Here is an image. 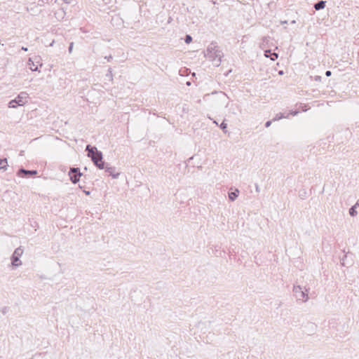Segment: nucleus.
Segmentation results:
<instances>
[{"instance_id":"obj_25","label":"nucleus","mask_w":359,"mask_h":359,"mask_svg":"<svg viewBox=\"0 0 359 359\" xmlns=\"http://www.w3.org/2000/svg\"><path fill=\"white\" fill-rule=\"evenodd\" d=\"M332 75V72L330 70H327L325 72V76H330Z\"/></svg>"},{"instance_id":"obj_15","label":"nucleus","mask_w":359,"mask_h":359,"mask_svg":"<svg viewBox=\"0 0 359 359\" xmlns=\"http://www.w3.org/2000/svg\"><path fill=\"white\" fill-rule=\"evenodd\" d=\"M106 77L109 79V81L113 80V74L112 69L111 67L109 68L107 73L106 74Z\"/></svg>"},{"instance_id":"obj_1","label":"nucleus","mask_w":359,"mask_h":359,"mask_svg":"<svg viewBox=\"0 0 359 359\" xmlns=\"http://www.w3.org/2000/svg\"><path fill=\"white\" fill-rule=\"evenodd\" d=\"M88 151V156L90 157L94 165L100 170L104 168V162L102 161V153L98 151L95 147L88 144L86 148Z\"/></svg>"},{"instance_id":"obj_28","label":"nucleus","mask_w":359,"mask_h":359,"mask_svg":"<svg viewBox=\"0 0 359 359\" xmlns=\"http://www.w3.org/2000/svg\"><path fill=\"white\" fill-rule=\"evenodd\" d=\"M316 81H320L321 79V76H316V78H315Z\"/></svg>"},{"instance_id":"obj_27","label":"nucleus","mask_w":359,"mask_h":359,"mask_svg":"<svg viewBox=\"0 0 359 359\" xmlns=\"http://www.w3.org/2000/svg\"><path fill=\"white\" fill-rule=\"evenodd\" d=\"M105 59H107V61H110L112 59V56L111 55L106 56Z\"/></svg>"},{"instance_id":"obj_33","label":"nucleus","mask_w":359,"mask_h":359,"mask_svg":"<svg viewBox=\"0 0 359 359\" xmlns=\"http://www.w3.org/2000/svg\"><path fill=\"white\" fill-rule=\"evenodd\" d=\"M20 155H23V151H21Z\"/></svg>"},{"instance_id":"obj_17","label":"nucleus","mask_w":359,"mask_h":359,"mask_svg":"<svg viewBox=\"0 0 359 359\" xmlns=\"http://www.w3.org/2000/svg\"><path fill=\"white\" fill-rule=\"evenodd\" d=\"M272 53L271 50H266L264 51V56L266 57H270L272 55Z\"/></svg>"},{"instance_id":"obj_4","label":"nucleus","mask_w":359,"mask_h":359,"mask_svg":"<svg viewBox=\"0 0 359 359\" xmlns=\"http://www.w3.org/2000/svg\"><path fill=\"white\" fill-rule=\"evenodd\" d=\"M293 292L297 301L306 302L309 299L307 290L303 291L300 285H294L293 287Z\"/></svg>"},{"instance_id":"obj_11","label":"nucleus","mask_w":359,"mask_h":359,"mask_svg":"<svg viewBox=\"0 0 359 359\" xmlns=\"http://www.w3.org/2000/svg\"><path fill=\"white\" fill-rule=\"evenodd\" d=\"M357 205H359V203L358 202H357L355 203V205H353L350 209H349V215L351 216V217H355L358 214V212L356 210V207Z\"/></svg>"},{"instance_id":"obj_10","label":"nucleus","mask_w":359,"mask_h":359,"mask_svg":"<svg viewBox=\"0 0 359 359\" xmlns=\"http://www.w3.org/2000/svg\"><path fill=\"white\" fill-rule=\"evenodd\" d=\"M239 191L238 189H235L233 191L229 192V199L231 201H234L236 198L238 196Z\"/></svg>"},{"instance_id":"obj_21","label":"nucleus","mask_w":359,"mask_h":359,"mask_svg":"<svg viewBox=\"0 0 359 359\" xmlns=\"http://www.w3.org/2000/svg\"><path fill=\"white\" fill-rule=\"evenodd\" d=\"M73 47H74V43L71 42L69 43V48H68V51H69V53H72V50H73Z\"/></svg>"},{"instance_id":"obj_23","label":"nucleus","mask_w":359,"mask_h":359,"mask_svg":"<svg viewBox=\"0 0 359 359\" xmlns=\"http://www.w3.org/2000/svg\"><path fill=\"white\" fill-rule=\"evenodd\" d=\"M8 308L7 306H4L1 309V312L3 314H6L8 312Z\"/></svg>"},{"instance_id":"obj_26","label":"nucleus","mask_w":359,"mask_h":359,"mask_svg":"<svg viewBox=\"0 0 359 359\" xmlns=\"http://www.w3.org/2000/svg\"><path fill=\"white\" fill-rule=\"evenodd\" d=\"M255 190L258 193L260 191L259 187V185L257 184H255Z\"/></svg>"},{"instance_id":"obj_35","label":"nucleus","mask_w":359,"mask_h":359,"mask_svg":"<svg viewBox=\"0 0 359 359\" xmlns=\"http://www.w3.org/2000/svg\"><path fill=\"white\" fill-rule=\"evenodd\" d=\"M279 74H283V71H280V72H279Z\"/></svg>"},{"instance_id":"obj_18","label":"nucleus","mask_w":359,"mask_h":359,"mask_svg":"<svg viewBox=\"0 0 359 359\" xmlns=\"http://www.w3.org/2000/svg\"><path fill=\"white\" fill-rule=\"evenodd\" d=\"M299 114V111L298 110H295V111H290L289 113H287L286 115H288V116L290 115H292V116H296Z\"/></svg>"},{"instance_id":"obj_16","label":"nucleus","mask_w":359,"mask_h":359,"mask_svg":"<svg viewBox=\"0 0 359 359\" xmlns=\"http://www.w3.org/2000/svg\"><path fill=\"white\" fill-rule=\"evenodd\" d=\"M191 41H192V37H191V35H189V34H187V35L185 36V37H184V42H185L186 43H191Z\"/></svg>"},{"instance_id":"obj_5","label":"nucleus","mask_w":359,"mask_h":359,"mask_svg":"<svg viewBox=\"0 0 359 359\" xmlns=\"http://www.w3.org/2000/svg\"><path fill=\"white\" fill-rule=\"evenodd\" d=\"M23 253V250L21 247L16 248L11 256V264L13 267H18L22 264L20 257Z\"/></svg>"},{"instance_id":"obj_13","label":"nucleus","mask_w":359,"mask_h":359,"mask_svg":"<svg viewBox=\"0 0 359 359\" xmlns=\"http://www.w3.org/2000/svg\"><path fill=\"white\" fill-rule=\"evenodd\" d=\"M8 166L7 158L0 159V169L6 170Z\"/></svg>"},{"instance_id":"obj_20","label":"nucleus","mask_w":359,"mask_h":359,"mask_svg":"<svg viewBox=\"0 0 359 359\" xmlns=\"http://www.w3.org/2000/svg\"><path fill=\"white\" fill-rule=\"evenodd\" d=\"M278 55L276 53H273L270 57H271V60L274 61L278 58Z\"/></svg>"},{"instance_id":"obj_30","label":"nucleus","mask_w":359,"mask_h":359,"mask_svg":"<svg viewBox=\"0 0 359 359\" xmlns=\"http://www.w3.org/2000/svg\"><path fill=\"white\" fill-rule=\"evenodd\" d=\"M43 3H45V0H41ZM46 2L48 3V0H46Z\"/></svg>"},{"instance_id":"obj_22","label":"nucleus","mask_w":359,"mask_h":359,"mask_svg":"<svg viewBox=\"0 0 359 359\" xmlns=\"http://www.w3.org/2000/svg\"><path fill=\"white\" fill-rule=\"evenodd\" d=\"M347 255H345L343 257V259H341V264L343 266H345L346 265V263H345V261H346V258H347Z\"/></svg>"},{"instance_id":"obj_9","label":"nucleus","mask_w":359,"mask_h":359,"mask_svg":"<svg viewBox=\"0 0 359 359\" xmlns=\"http://www.w3.org/2000/svg\"><path fill=\"white\" fill-rule=\"evenodd\" d=\"M326 1L323 0L318 1L313 6L314 8L316 11H320L323 9L325 7Z\"/></svg>"},{"instance_id":"obj_32","label":"nucleus","mask_w":359,"mask_h":359,"mask_svg":"<svg viewBox=\"0 0 359 359\" xmlns=\"http://www.w3.org/2000/svg\"><path fill=\"white\" fill-rule=\"evenodd\" d=\"M214 123H215L216 125H217V126H218V123H217V121H214Z\"/></svg>"},{"instance_id":"obj_8","label":"nucleus","mask_w":359,"mask_h":359,"mask_svg":"<svg viewBox=\"0 0 359 359\" xmlns=\"http://www.w3.org/2000/svg\"><path fill=\"white\" fill-rule=\"evenodd\" d=\"M106 172L109 174V175L111 176L114 179L118 178L120 173L116 172V168L109 166V164L104 163V168Z\"/></svg>"},{"instance_id":"obj_29","label":"nucleus","mask_w":359,"mask_h":359,"mask_svg":"<svg viewBox=\"0 0 359 359\" xmlns=\"http://www.w3.org/2000/svg\"><path fill=\"white\" fill-rule=\"evenodd\" d=\"M22 50H25V51H27L28 49H27V48L22 46Z\"/></svg>"},{"instance_id":"obj_34","label":"nucleus","mask_w":359,"mask_h":359,"mask_svg":"<svg viewBox=\"0 0 359 359\" xmlns=\"http://www.w3.org/2000/svg\"><path fill=\"white\" fill-rule=\"evenodd\" d=\"M20 155H23V151H21Z\"/></svg>"},{"instance_id":"obj_12","label":"nucleus","mask_w":359,"mask_h":359,"mask_svg":"<svg viewBox=\"0 0 359 359\" xmlns=\"http://www.w3.org/2000/svg\"><path fill=\"white\" fill-rule=\"evenodd\" d=\"M284 118H288V115H285L284 113H278L272 118V121H276Z\"/></svg>"},{"instance_id":"obj_2","label":"nucleus","mask_w":359,"mask_h":359,"mask_svg":"<svg viewBox=\"0 0 359 359\" xmlns=\"http://www.w3.org/2000/svg\"><path fill=\"white\" fill-rule=\"evenodd\" d=\"M216 47L209 46L207 49L208 56L212 61L215 67H218L221 63V51L215 49Z\"/></svg>"},{"instance_id":"obj_7","label":"nucleus","mask_w":359,"mask_h":359,"mask_svg":"<svg viewBox=\"0 0 359 359\" xmlns=\"http://www.w3.org/2000/svg\"><path fill=\"white\" fill-rule=\"evenodd\" d=\"M36 174L37 171L36 170H26L22 168L19 169L18 171V175L21 177H27Z\"/></svg>"},{"instance_id":"obj_6","label":"nucleus","mask_w":359,"mask_h":359,"mask_svg":"<svg viewBox=\"0 0 359 359\" xmlns=\"http://www.w3.org/2000/svg\"><path fill=\"white\" fill-rule=\"evenodd\" d=\"M69 175L71 182L73 184H76L79 181L82 173L80 172L79 168H71L69 171Z\"/></svg>"},{"instance_id":"obj_14","label":"nucleus","mask_w":359,"mask_h":359,"mask_svg":"<svg viewBox=\"0 0 359 359\" xmlns=\"http://www.w3.org/2000/svg\"><path fill=\"white\" fill-rule=\"evenodd\" d=\"M28 64L30 66V69L32 72H35V71L38 70V66L35 65L34 62L31 59L29 60V63Z\"/></svg>"},{"instance_id":"obj_24","label":"nucleus","mask_w":359,"mask_h":359,"mask_svg":"<svg viewBox=\"0 0 359 359\" xmlns=\"http://www.w3.org/2000/svg\"><path fill=\"white\" fill-rule=\"evenodd\" d=\"M272 121V120L266 121L265 123V127L269 128L271 125Z\"/></svg>"},{"instance_id":"obj_31","label":"nucleus","mask_w":359,"mask_h":359,"mask_svg":"<svg viewBox=\"0 0 359 359\" xmlns=\"http://www.w3.org/2000/svg\"><path fill=\"white\" fill-rule=\"evenodd\" d=\"M86 194L88 195L90 194V191H86Z\"/></svg>"},{"instance_id":"obj_36","label":"nucleus","mask_w":359,"mask_h":359,"mask_svg":"<svg viewBox=\"0 0 359 359\" xmlns=\"http://www.w3.org/2000/svg\"><path fill=\"white\" fill-rule=\"evenodd\" d=\"M187 84L188 86H189V85H190V82H187Z\"/></svg>"},{"instance_id":"obj_19","label":"nucleus","mask_w":359,"mask_h":359,"mask_svg":"<svg viewBox=\"0 0 359 359\" xmlns=\"http://www.w3.org/2000/svg\"><path fill=\"white\" fill-rule=\"evenodd\" d=\"M226 127H227V124H226L224 121H223V122L219 125V128H220L222 130H224V129H226Z\"/></svg>"},{"instance_id":"obj_3","label":"nucleus","mask_w":359,"mask_h":359,"mask_svg":"<svg viewBox=\"0 0 359 359\" xmlns=\"http://www.w3.org/2000/svg\"><path fill=\"white\" fill-rule=\"evenodd\" d=\"M28 94L21 92L15 99L8 102L9 108H16L18 106H23L27 102Z\"/></svg>"}]
</instances>
